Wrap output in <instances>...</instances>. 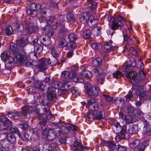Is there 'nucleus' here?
Instances as JSON below:
<instances>
[{
    "instance_id": "72a5a7b5",
    "label": "nucleus",
    "mask_w": 151,
    "mask_h": 151,
    "mask_svg": "<svg viewBox=\"0 0 151 151\" xmlns=\"http://www.w3.org/2000/svg\"><path fill=\"white\" fill-rule=\"evenodd\" d=\"M67 29L65 27H62L59 30L58 33L59 35L62 36H65L67 33Z\"/></svg>"
},
{
    "instance_id": "393cba45",
    "label": "nucleus",
    "mask_w": 151,
    "mask_h": 151,
    "mask_svg": "<svg viewBox=\"0 0 151 151\" xmlns=\"http://www.w3.org/2000/svg\"><path fill=\"white\" fill-rule=\"evenodd\" d=\"M91 34V32L89 29H86L83 31V37L85 39H89Z\"/></svg>"
},
{
    "instance_id": "4468645a",
    "label": "nucleus",
    "mask_w": 151,
    "mask_h": 151,
    "mask_svg": "<svg viewBox=\"0 0 151 151\" xmlns=\"http://www.w3.org/2000/svg\"><path fill=\"white\" fill-rule=\"evenodd\" d=\"M128 132L130 134H136L138 132L137 126L135 124L131 125L129 127Z\"/></svg>"
},
{
    "instance_id": "cd10ccee",
    "label": "nucleus",
    "mask_w": 151,
    "mask_h": 151,
    "mask_svg": "<svg viewBox=\"0 0 151 151\" xmlns=\"http://www.w3.org/2000/svg\"><path fill=\"white\" fill-rule=\"evenodd\" d=\"M88 93L91 95L96 96L98 94L99 91L95 87H92Z\"/></svg>"
},
{
    "instance_id": "6ab92c4d",
    "label": "nucleus",
    "mask_w": 151,
    "mask_h": 151,
    "mask_svg": "<svg viewBox=\"0 0 151 151\" xmlns=\"http://www.w3.org/2000/svg\"><path fill=\"white\" fill-rule=\"evenodd\" d=\"M104 110H101L96 113V120H101L104 119L105 117V114Z\"/></svg>"
},
{
    "instance_id": "1a4fd4ad",
    "label": "nucleus",
    "mask_w": 151,
    "mask_h": 151,
    "mask_svg": "<svg viewBox=\"0 0 151 151\" xmlns=\"http://www.w3.org/2000/svg\"><path fill=\"white\" fill-rule=\"evenodd\" d=\"M144 126L143 132L145 135H151V125L145 120L143 121Z\"/></svg>"
},
{
    "instance_id": "e433bc0d",
    "label": "nucleus",
    "mask_w": 151,
    "mask_h": 151,
    "mask_svg": "<svg viewBox=\"0 0 151 151\" xmlns=\"http://www.w3.org/2000/svg\"><path fill=\"white\" fill-rule=\"evenodd\" d=\"M37 27L35 26H30L27 27L25 29V31L27 33H31L35 32Z\"/></svg>"
},
{
    "instance_id": "ddd939ff",
    "label": "nucleus",
    "mask_w": 151,
    "mask_h": 151,
    "mask_svg": "<svg viewBox=\"0 0 151 151\" xmlns=\"http://www.w3.org/2000/svg\"><path fill=\"white\" fill-rule=\"evenodd\" d=\"M124 119L127 124L133 123L136 121L135 118L130 115H127L124 116Z\"/></svg>"
},
{
    "instance_id": "412c9836",
    "label": "nucleus",
    "mask_w": 151,
    "mask_h": 151,
    "mask_svg": "<svg viewBox=\"0 0 151 151\" xmlns=\"http://www.w3.org/2000/svg\"><path fill=\"white\" fill-rule=\"evenodd\" d=\"M140 143V141L139 139H136L134 140L132 142L130 143L129 145L131 148L136 149Z\"/></svg>"
},
{
    "instance_id": "9d476101",
    "label": "nucleus",
    "mask_w": 151,
    "mask_h": 151,
    "mask_svg": "<svg viewBox=\"0 0 151 151\" xmlns=\"http://www.w3.org/2000/svg\"><path fill=\"white\" fill-rule=\"evenodd\" d=\"M48 100L50 101H55L57 98V96L55 90H53L51 87L48 88Z\"/></svg>"
},
{
    "instance_id": "79ce46f5",
    "label": "nucleus",
    "mask_w": 151,
    "mask_h": 151,
    "mask_svg": "<svg viewBox=\"0 0 151 151\" xmlns=\"http://www.w3.org/2000/svg\"><path fill=\"white\" fill-rule=\"evenodd\" d=\"M101 61L99 58L94 60L93 62V66H98L101 65Z\"/></svg>"
},
{
    "instance_id": "c756f323",
    "label": "nucleus",
    "mask_w": 151,
    "mask_h": 151,
    "mask_svg": "<svg viewBox=\"0 0 151 151\" xmlns=\"http://www.w3.org/2000/svg\"><path fill=\"white\" fill-rule=\"evenodd\" d=\"M7 140L12 143L15 142L16 140V138L13 133H11L8 135Z\"/></svg>"
},
{
    "instance_id": "bf43d9fd",
    "label": "nucleus",
    "mask_w": 151,
    "mask_h": 151,
    "mask_svg": "<svg viewBox=\"0 0 151 151\" xmlns=\"http://www.w3.org/2000/svg\"><path fill=\"white\" fill-rule=\"evenodd\" d=\"M84 88L88 92L92 88L91 85L88 83H85L84 84Z\"/></svg>"
},
{
    "instance_id": "b1692460",
    "label": "nucleus",
    "mask_w": 151,
    "mask_h": 151,
    "mask_svg": "<svg viewBox=\"0 0 151 151\" xmlns=\"http://www.w3.org/2000/svg\"><path fill=\"white\" fill-rule=\"evenodd\" d=\"M105 144L109 148L112 150L114 149L116 147V143L114 141H106L105 142Z\"/></svg>"
},
{
    "instance_id": "6e6d98bb",
    "label": "nucleus",
    "mask_w": 151,
    "mask_h": 151,
    "mask_svg": "<svg viewBox=\"0 0 151 151\" xmlns=\"http://www.w3.org/2000/svg\"><path fill=\"white\" fill-rule=\"evenodd\" d=\"M73 78V81L75 82L82 83L84 81L83 79L82 78H79L75 76Z\"/></svg>"
},
{
    "instance_id": "0e129e2a",
    "label": "nucleus",
    "mask_w": 151,
    "mask_h": 151,
    "mask_svg": "<svg viewBox=\"0 0 151 151\" xmlns=\"http://www.w3.org/2000/svg\"><path fill=\"white\" fill-rule=\"evenodd\" d=\"M42 135L43 138H46L47 137V129L46 128L42 130Z\"/></svg>"
},
{
    "instance_id": "a19ab883",
    "label": "nucleus",
    "mask_w": 151,
    "mask_h": 151,
    "mask_svg": "<svg viewBox=\"0 0 151 151\" xmlns=\"http://www.w3.org/2000/svg\"><path fill=\"white\" fill-rule=\"evenodd\" d=\"M139 94H138L139 98L141 100L144 99L146 96V91L144 90L142 91H139Z\"/></svg>"
},
{
    "instance_id": "dca6fc26",
    "label": "nucleus",
    "mask_w": 151,
    "mask_h": 151,
    "mask_svg": "<svg viewBox=\"0 0 151 151\" xmlns=\"http://www.w3.org/2000/svg\"><path fill=\"white\" fill-rule=\"evenodd\" d=\"M81 76L83 77L91 78L92 77L93 74L89 70L84 69L81 73Z\"/></svg>"
},
{
    "instance_id": "8fccbe9b",
    "label": "nucleus",
    "mask_w": 151,
    "mask_h": 151,
    "mask_svg": "<svg viewBox=\"0 0 151 151\" xmlns=\"http://www.w3.org/2000/svg\"><path fill=\"white\" fill-rule=\"evenodd\" d=\"M88 5L91 9H93L96 8L97 3L94 1L89 4H88Z\"/></svg>"
},
{
    "instance_id": "3c124183",
    "label": "nucleus",
    "mask_w": 151,
    "mask_h": 151,
    "mask_svg": "<svg viewBox=\"0 0 151 151\" xmlns=\"http://www.w3.org/2000/svg\"><path fill=\"white\" fill-rule=\"evenodd\" d=\"M116 148L118 151H126L127 150V148L125 147L119 145H117L116 146Z\"/></svg>"
},
{
    "instance_id": "4d7b16f0",
    "label": "nucleus",
    "mask_w": 151,
    "mask_h": 151,
    "mask_svg": "<svg viewBox=\"0 0 151 151\" xmlns=\"http://www.w3.org/2000/svg\"><path fill=\"white\" fill-rule=\"evenodd\" d=\"M126 111L128 113H132L134 111V109L130 106H128L126 107Z\"/></svg>"
},
{
    "instance_id": "ea45409f",
    "label": "nucleus",
    "mask_w": 151,
    "mask_h": 151,
    "mask_svg": "<svg viewBox=\"0 0 151 151\" xmlns=\"http://www.w3.org/2000/svg\"><path fill=\"white\" fill-rule=\"evenodd\" d=\"M89 110L92 111H97L99 109L98 105L96 104H94L93 105L89 106Z\"/></svg>"
},
{
    "instance_id": "7c9ffc66",
    "label": "nucleus",
    "mask_w": 151,
    "mask_h": 151,
    "mask_svg": "<svg viewBox=\"0 0 151 151\" xmlns=\"http://www.w3.org/2000/svg\"><path fill=\"white\" fill-rule=\"evenodd\" d=\"M104 49L107 52H110L113 49V47L111 45H110L108 42H106L104 46Z\"/></svg>"
},
{
    "instance_id": "338daca9",
    "label": "nucleus",
    "mask_w": 151,
    "mask_h": 151,
    "mask_svg": "<svg viewBox=\"0 0 151 151\" xmlns=\"http://www.w3.org/2000/svg\"><path fill=\"white\" fill-rule=\"evenodd\" d=\"M95 102V100L93 98H91L90 99L87 100V103L89 106L93 105Z\"/></svg>"
},
{
    "instance_id": "603ef678",
    "label": "nucleus",
    "mask_w": 151,
    "mask_h": 151,
    "mask_svg": "<svg viewBox=\"0 0 151 151\" xmlns=\"http://www.w3.org/2000/svg\"><path fill=\"white\" fill-rule=\"evenodd\" d=\"M93 72L94 73L97 75H101L103 73L102 70L100 68H99L96 69H94L93 70Z\"/></svg>"
},
{
    "instance_id": "f8f14e48",
    "label": "nucleus",
    "mask_w": 151,
    "mask_h": 151,
    "mask_svg": "<svg viewBox=\"0 0 151 151\" xmlns=\"http://www.w3.org/2000/svg\"><path fill=\"white\" fill-rule=\"evenodd\" d=\"M86 148V147L82 145L80 140H78L75 142L73 149L74 150L77 151L82 150Z\"/></svg>"
},
{
    "instance_id": "4c0bfd02",
    "label": "nucleus",
    "mask_w": 151,
    "mask_h": 151,
    "mask_svg": "<svg viewBox=\"0 0 151 151\" xmlns=\"http://www.w3.org/2000/svg\"><path fill=\"white\" fill-rule=\"evenodd\" d=\"M13 30L11 26H7L5 29V34L8 36L12 35Z\"/></svg>"
},
{
    "instance_id": "5fc2aeb1",
    "label": "nucleus",
    "mask_w": 151,
    "mask_h": 151,
    "mask_svg": "<svg viewBox=\"0 0 151 151\" xmlns=\"http://www.w3.org/2000/svg\"><path fill=\"white\" fill-rule=\"evenodd\" d=\"M13 119H17L20 118L22 116V114L21 112L14 113Z\"/></svg>"
},
{
    "instance_id": "423d86ee",
    "label": "nucleus",
    "mask_w": 151,
    "mask_h": 151,
    "mask_svg": "<svg viewBox=\"0 0 151 151\" xmlns=\"http://www.w3.org/2000/svg\"><path fill=\"white\" fill-rule=\"evenodd\" d=\"M124 20V19L122 17H119L118 19L113 18V22H112L111 26V29L113 30H116L118 29L122 30L121 28L123 27L124 24L122 21Z\"/></svg>"
},
{
    "instance_id": "473e14b6",
    "label": "nucleus",
    "mask_w": 151,
    "mask_h": 151,
    "mask_svg": "<svg viewBox=\"0 0 151 151\" xmlns=\"http://www.w3.org/2000/svg\"><path fill=\"white\" fill-rule=\"evenodd\" d=\"M63 86L64 88L70 89L73 87L72 82L70 81H65L64 82Z\"/></svg>"
},
{
    "instance_id": "58836bf2",
    "label": "nucleus",
    "mask_w": 151,
    "mask_h": 151,
    "mask_svg": "<svg viewBox=\"0 0 151 151\" xmlns=\"http://www.w3.org/2000/svg\"><path fill=\"white\" fill-rule=\"evenodd\" d=\"M34 87L38 89L43 90L45 86L42 83L38 82L34 83Z\"/></svg>"
},
{
    "instance_id": "9b49d317",
    "label": "nucleus",
    "mask_w": 151,
    "mask_h": 151,
    "mask_svg": "<svg viewBox=\"0 0 151 151\" xmlns=\"http://www.w3.org/2000/svg\"><path fill=\"white\" fill-rule=\"evenodd\" d=\"M54 79L52 78L51 79L50 77H48V82H49V84L51 83V86L53 88V90L55 89H58L60 88L62 86V83L58 81H54Z\"/></svg>"
},
{
    "instance_id": "6e6552de",
    "label": "nucleus",
    "mask_w": 151,
    "mask_h": 151,
    "mask_svg": "<svg viewBox=\"0 0 151 151\" xmlns=\"http://www.w3.org/2000/svg\"><path fill=\"white\" fill-rule=\"evenodd\" d=\"M46 61L47 59L46 58H42L39 60V63L37 66V69L39 71L44 72L47 69Z\"/></svg>"
},
{
    "instance_id": "680f3d73",
    "label": "nucleus",
    "mask_w": 151,
    "mask_h": 151,
    "mask_svg": "<svg viewBox=\"0 0 151 151\" xmlns=\"http://www.w3.org/2000/svg\"><path fill=\"white\" fill-rule=\"evenodd\" d=\"M69 73L68 78H73L76 76V73L74 71H70L69 72Z\"/></svg>"
},
{
    "instance_id": "f3484780",
    "label": "nucleus",
    "mask_w": 151,
    "mask_h": 151,
    "mask_svg": "<svg viewBox=\"0 0 151 151\" xmlns=\"http://www.w3.org/2000/svg\"><path fill=\"white\" fill-rule=\"evenodd\" d=\"M10 52L8 50H6L5 51L3 52L1 54V59L5 61L7 59H9V58L12 57L10 56Z\"/></svg>"
},
{
    "instance_id": "a18cd8bd",
    "label": "nucleus",
    "mask_w": 151,
    "mask_h": 151,
    "mask_svg": "<svg viewBox=\"0 0 151 151\" xmlns=\"http://www.w3.org/2000/svg\"><path fill=\"white\" fill-rule=\"evenodd\" d=\"M86 117L89 119V121H91L94 120H96V115L92 113H89L87 115Z\"/></svg>"
},
{
    "instance_id": "f03ea898",
    "label": "nucleus",
    "mask_w": 151,
    "mask_h": 151,
    "mask_svg": "<svg viewBox=\"0 0 151 151\" xmlns=\"http://www.w3.org/2000/svg\"><path fill=\"white\" fill-rule=\"evenodd\" d=\"M112 125V129L114 132L120 134L116 137L115 139L116 141L119 142L122 139H124L125 135L127 134V126L126 125L122 126L118 122L114 123Z\"/></svg>"
},
{
    "instance_id": "c85d7f7f",
    "label": "nucleus",
    "mask_w": 151,
    "mask_h": 151,
    "mask_svg": "<svg viewBox=\"0 0 151 151\" xmlns=\"http://www.w3.org/2000/svg\"><path fill=\"white\" fill-rule=\"evenodd\" d=\"M101 28L99 27H95L93 30L92 34L94 36H98L101 35Z\"/></svg>"
},
{
    "instance_id": "052dcab7",
    "label": "nucleus",
    "mask_w": 151,
    "mask_h": 151,
    "mask_svg": "<svg viewBox=\"0 0 151 151\" xmlns=\"http://www.w3.org/2000/svg\"><path fill=\"white\" fill-rule=\"evenodd\" d=\"M69 74V71H64L62 73L61 76L63 78H68Z\"/></svg>"
},
{
    "instance_id": "0eeeda50",
    "label": "nucleus",
    "mask_w": 151,
    "mask_h": 151,
    "mask_svg": "<svg viewBox=\"0 0 151 151\" xmlns=\"http://www.w3.org/2000/svg\"><path fill=\"white\" fill-rule=\"evenodd\" d=\"M126 77L131 79L130 82L132 84L135 85L140 83V80L137 78V73L136 72L132 71L127 73L126 74Z\"/></svg>"
},
{
    "instance_id": "09e8293b",
    "label": "nucleus",
    "mask_w": 151,
    "mask_h": 151,
    "mask_svg": "<svg viewBox=\"0 0 151 151\" xmlns=\"http://www.w3.org/2000/svg\"><path fill=\"white\" fill-rule=\"evenodd\" d=\"M68 128H65L64 130L65 131H68V130H71L73 131H76L77 130L76 126L74 125H70L68 127Z\"/></svg>"
},
{
    "instance_id": "c03bdc74",
    "label": "nucleus",
    "mask_w": 151,
    "mask_h": 151,
    "mask_svg": "<svg viewBox=\"0 0 151 151\" xmlns=\"http://www.w3.org/2000/svg\"><path fill=\"white\" fill-rule=\"evenodd\" d=\"M56 58H49L48 59V65H50V66H52L56 65Z\"/></svg>"
},
{
    "instance_id": "de8ad7c7",
    "label": "nucleus",
    "mask_w": 151,
    "mask_h": 151,
    "mask_svg": "<svg viewBox=\"0 0 151 151\" xmlns=\"http://www.w3.org/2000/svg\"><path fill=\"white\" fill-rule=\"evenodd\" d=\"M146 147L142 143H140L135 149L136 151H144Z\"/></svg>"
},
{
    "instance_id": "7ed1b4c3",
    "label": "nucleus",
    "mask_w": 151,
    "mask_h": 151,
    "mask_svg": "<svg viewBox=\"0 0 151 151\" xmlns=\"http://www.w3.org/2000/svg\"><path fill=\"white\" fill-rule=\"evenodd\" d=\"M15 59V56H14L13 58L10 57L9 59L4 61L5 67L7 69L10 70L13 66L14 63H21L27 67L30 66L32 65L30 61L27 59H23V58H19L20 61H16Z\"/></svg>"
},
{
    "instance_id": "49530a36",
    "label": "nucleus",
    "mask_w": 151,
    "mask_h": 151,
    "mask_svg": "<svg viewBox=\"0 0 151 151\" xmlns=\"http://www.w3.org/2000/svg\"><path fill=\"white\" fill-rule=\"evenodd\" d=\"M32 135L31 138V139L33 141L37 140L39 138V135L36 131H33L32 132Z\"/></svg>"
},
{
    "instance_id": "39448f33",
    "label": "nucleus",
    "mask_w": 151,
    "mask_h": 151,
    "mask_svg": "<svg viewBox=\"0 0 151 151\" xmlns=\"http://www.w3.org/2000/svg\"><path fill=\"white\" fill-rule=\"evenodd\" d=\"M16 45L14 43L12 42L10 44L9 49L12 51L13 53L15 56V60L18 61H20L19 58H23L24 59H27L26 55L20 53L19 50L16 47Z\"/></svg>"
},
{
    "instance_id": "37998d69",
    "label": "nucleus",
    "mask_w": 151,
    "mask_h": 151,
    "mask_svg": "<svg viewBox=\"0 0 151 151\" xmlns=\"http://www.w3.org/2000/svg\"><path fill=\"white\" fill-rule=\"evenodd\" d=\"M113 76L115 78H119L123 76V74L119 70H117L113 73Z\"/></svg>"
},
{
    "instance_id": "c9c22d12",
    "label": "nucleus",
    "mask_w": 151,
    "mask_h": 151,
    "mask_svg": "<svg viewBox=\"0 0 151 151\" xmlns=\"http://www.w3.org/2000/svg\"><path fill=\"white\" fill-rule=\"evenodd\" d=\"M43 47L40 44H38L36 45L35 47V50L37 53L38 54L41 53L43 50Z\"/></svg>"
},
{
    "instance_id": "f704fd0d",
    "label": "nucleus",
    "mask_w": 151,
    "mask_h": 151,
    "mask_svg": "<svg viewBox=\"0 0 151 151\" xmlns=\"http://www.w3.org/2000/svg\"><path fill=\"white\" fill-rule=\"evenodd\" d=\"M47 37L46 35H42L40 37V40L41 43L45 46H47V42L46 41Z\"/></svg>"
},
{
    "instance_id": "774afa93",
    "label": "nucleus",
    "mask_w": 151,
    "mask_h": 151,
    "mask_svg": "<svg viewBox=\"0 0 151 151\" xmlns=\"http://www.w3.org/2000/svg\"><path fill=\"white\" fill-rule=\"evenodd\" d=\"M131 67L127 65L123 67L122 68V70L124 72H127L131 70Z\"/></svg>"
},
{
    "instance_id": "13d9d810",
    "label": "nucleus",
    "mask_w": 151,
    "mask_h": 151,
    "mask_svg": "<svg viewBox=\"0 0 151 151\" xmlns=\"http://www.w3.org/2000/svg\"><path fill=\"white\" fill-rule=\"evenodd\" d=\"M3 125L4 127H6L4 128L5 129H6V128L9 127V126H11V122L7 119H6V120L3 123Z\"/></svg>"
},
{
    "instance_id": "4be33fe9",
    "label": "nucleus",
    "mask_w": 151,
    "mask_h": 151,
    "mask_svg": "<svg viewBox=\"0 0 151 151\" xmlns=\"http://www.w3.org/2000/svg\"><path fill=\"white\" fill-rule=\"evenodd\" d=\"M67 47L69 50L73 51L77 47V45L76 43L75 42H68Z\"/></svg>"
},
{
    "instance_id": "a878e982",
    "label": "nucleus",
    "mask_w": 151,
    "mask_h": 151,
    "mask_svg": "<svg viewBox=\"0 0 151 151\" xmlns=\"http://www.w3.org/2000/svg\"><path fill=\"white\" fill-rule=\"evenodd\" d=\"M79 37L77 35L73 33L69 34L68 35V38L69 40L68 42H74Z\"/></svg>"
},
{
    "instance_id": "e2e57ef3",
    "label": "nucleus",
    "mask_w": 151,
    "mask_h": 151,
    "mask_svg": "<svg viewBox=\"0 0 151 151\" xmlns=\"http://www.w3.org/2000/svg\"><path fill=\"white\" fill-rule=\"evenodd\" d=\"M136 116L139 117L141 118L143 116V112L139 109H137L136 111Z\"/></svg>"
},
{
    "instance_id": "f257e3e1",
    "label": "nucleus",
    "mask_w": 151,
    "mask_h": 151,
    "mask_svg": "<svg viewBox=\"0 0 151 151\" xmlns=\"http://www.w3.org/2000/svg\"><path fill=\"white\" fill-rule=\"evenodd\" d=\"M46 6V4L44 3L41 5L40 4L32 3L30 5L29 9L27 11V14L32 17H34L37 15V11L40 9V17L42 20H45L47 23L46 20L47 8Z\"/></svg>"
},
{
    "instance_id": "5701e85b",
    "label": "nucleus",
    "mask_w": 151,
    "mask_h": 151,
    "mask_svg": "<svg viewBox=\"0 0 151 151\" xmlns=\"http://www.w3.org/2000/svg\"><path fill=\"white\" fill-rule=\"evenodd\" d=\"M66 18L68 22H70V23L75 22V17L74 15L72 13H68L67 14Z\"/></svg>"
},
{
    "instance_id": "2eb2a0df",
    "label": "nucleus",
    "mask_w": 151,
    "mask_h": 151,
    "mask_svg": "<svg viewBox=\"0 0 151 151\" xmlns=\"http://www.w3.org/2000/svg\"><path fill=\"white\" fill-rule=\"evenodd\" d=\"M58 46L59 48L63 49L64 47H67L68 42L66 41L64 38L60 39L58 42Z\"/></svg>"
},
{
    "instance_id": "864d4df0",
    "label": "nucleus",
    "mask_w": 151,
    "mask_h": 151,
    "mask_svg": "<svg viewBox=\"0 0 151 151\" xmlns=\"http://www.w3.org/2000/svg\"><path fill=\"white\" fill-rule=\"evenodd\" d=\"M103 96L104 97V99L107 101L113 102V98L105 94H103Z\"/></svg>"
},
{
    "instance_id": "69168bd1",
    "label": "nucleus",
    "mask_w": 151,
    "mask_h": 151,
    "mask_svg": "<svg viewBox=\"0 0 151 151\" xmlns=\"http://www.w3.org/2000/svg\"><path fill=\"white\" fill-rule=\"evenodd\" d=\"M133 62L134 63V64H133V62L132 60H129L127 61V65L131 67H134L136 65V61L134 60H133Z\"/></svg>"
},
{
    "instance_id": "a211bd4d",
    "label": "nucleus",
    "mask_w": 151,
    "mask_h": 151,
    "mask_svg": "<svg viewBox=\"0 0 151 151\" xmlns=\"http://www.w3.org/2000/svg\"><path fill=\"white\" fill-rule=\"evenodd\" d=\"M17 45L20 47H23L25 46L26 43V41L24 40L22 35H21L16 42Z\"/></svg>"
},
{
    "instance_id": "2f4dec72",
    "label": "nucleus",
    "mask_w": 151,
    "mask_h": 151,
    "mask_svg": "<svg viewBox=\"0 0 151 151\" xmlns=\"http://www.w3.org/2000/svg\"><path fill=\"white\" fill-rule=\"evenodd\" d=\"M47 118V115L44 114H39L37 116L38 119L39 120H42L43 123L45 124L46 122Z\"/></svg>"
},
{
    "instance_id": "bb28decb",
    "label": "nucleus",
    "mask_w": 151,
    "mask_h": 151,
    "mask_svg": "<svg viewBox=\"0 0 151 151\" xmlns=\"http://www.w3.org/2000/svg\"><path fill=\"white\" fill-rule=\"evenodd\" d=\"M91 46L93 49L97 50H101L102 47L101 44L100 43L96 42L92 44Z\"/></svg>"
},
{
    "instance_id": "20e7f679",
    "label": "nucleus",
    "mask_w": 151,
    "mask_h": 151,
    "mask_svg": "<svg viewBox=\"0 0 151 151\" xmlns=\"http://www.w3.org/2000/svg\"><path fill=\"white\" fill-rule=\"evenodd\" d=\"M80 20L81 23L85 24L90 22L91 25L93 26L97 23V20L92 15H90L87 13H84L81 15L80 18Z\"/></svg>"
},
{
    "instance_id": "aec40b11",
    "label": "nucleus",
    "mask_w": 151,
    "mask_h": 151,
    "mask_svg": "<svg viewBox=\"0 0 151 151\" xmlns=\"http://www.w3.org/2000/svg\"><path fill=\"white\" fill-rule=\"evenodd\" d=\"M48 47H49L50 50V52L54 58H55L56 57H59V54L58 53H57L55 51L54 45H48Z\"/></svg>"
}]
</instances>
